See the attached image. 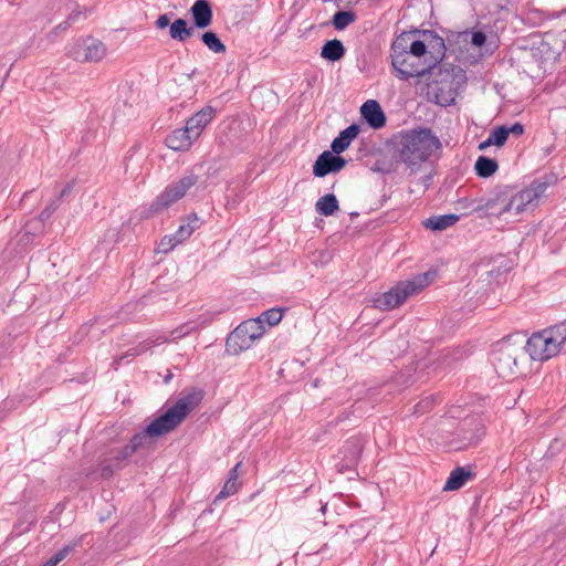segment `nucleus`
I'll return each mask as SVG.
<instances>
[{
	"label": "nucleus",
	"instance_id": "nucleus-1",
	"mask_svg": "<svg viewBox=\"0 0 566 566\" xmlns=\"http://www.w3.org/2000/svg\"><path fill=\"white\" fill-rule=\"evenodd\" d=\"M416 36L417 31L402 32L390 46L391 65L396 76L401 81L424 76L444 55L443 39H437L439 56H436L428 51L424 42L417 40Z\"/></svg>",
	"mask_w": 566,
	"mask_h": 566
},
{
	"label": "nucleus",
	"instance_id": "nucleus-2",
	"mask_svg": "<svg viewBox=\"0 0 566 566\" xmlns=\"http://www.w3.org/2000/svg\"><path fill=\"white\" fill-rule=\"evenodd\" d=\"M202 398L203 391L196 388L182 395L161 416L154 419L143 431L132 437L128 443L130 449L137 452L142 448L148 447L153 438H158L175 430L200 405Z\"/></svg>",
	"mask_w": 566,
	"mask_h": 566
},
{
	"label": "nucleus",
	"instance_id": "nucleus-3",
	"mask_svg": "<svg viewBox=\"0 0 566 566\" xmlns=\"http://www.w3.org/2000/svg\"><path fill=\"white\" fill-rule=\"evenodd\" d=\"M391 144L395 159L410 172L418 171L441 148L440 139L430 128L402 130L392 137Z\"/></svg>",
	"mask_w": 566,
	"mask_h": 566
},
{
	"label": "nucleus",
	"instance_id": "nucleus-4",
	"mask_svg": "<svg viewBox=\"0 0 566 566\" xmlns=\"http://www.w3.org/2000/svg\"><path fill=\"white\" fill-rule=\"evenodd\" d=\"M429 73L433 76L429 86L437 103L443 106L453 104L459 92L467 84L464 70L453 64H434Z\"/></svg>",
	"mask_w": 566,
	"mask_h": 566
},
{
	"label": "nucleus",
	"instance_id": "nucleus-5",
	"mask_svg": "<svg viewBox=\"0 0 566 566\" xmlns=\"http://www.w3.org/2000/svg\"><path fill=\"white\" fill-rule=\"evenodd\" d=\"M566 343V321L533 333L523 347L532 360L546 361L560 353Z\"/></svg>",
	"mask_w": 566,
	"mask_h": 566
},
{
	"label": "nucleus",
	"instance_id": "nucleus-6",
	"mask_svg": "<svg viewBox=\"0 0 566 566\" xmlns=\"http://www.w3.org/2000/svg\"><path fill=\"white\" fill-rule=\"evenodd\" d=\"M438 276L437 270L430 269L419 273L410 280L398 282L389 291L374 300L375 307L381 311H390L401 306L409 296L420 293L424 287L434 282Z\"/></svg>",
	"mask_w": 566,
	"mask_h": 566
},
{
	"label": "nucleus",
	"instance_id": "nucleus-7",
	"mask_svg": "<svg viewBox=\"0 0 566 566\" xmlns=\"http://www.w3.org/2000/svg\"><path fill=\"white\" fill-rule=\"evenodd\" d=\"M197 176L188 175L168 185L150 203L147 210L142 212L143 218H150L156 213H160L171 207L181 199L187 191L197 184Z\"/></svg>",
	"mask_w": 566,
	"mask_h": 566
},
{
	"label": "nucleus",
	"instance_id": "nucleus-8",
	"mask_svg": "<svg viewBox=\"0 0 566 566\" xmlns=\"http://www.w3.org/2000/svg\"><path fill=\"white\" fill-rule=\"evenodd\" d=\"M265 327L253 318L243 321L227 337L226 352L230 355H238L249 349L255 340L260 339Z\"/></svg>",
	"mask_w": 566,
	"mask_h": 566
},
{
	"label": "nucleus",
	"instance_id": "nucleus-9",
	"mask_svg": "<svg viewBox=\"0 0 566 566\" xmlns=\"http://www.w3.org/2000/svg\"><path fill=\"white\" fill-rule=\"evenodd\" d=\"M547 182L535 180L528 188L516 190L514 187L505 186L506 202L505 213L518 214L527 209L528 206L535 205L546 189Z\"/></svg>",
	"mask_w": 566,
	"mask_h": 566
},
{
	"label": "nucleus",
	"instance_id": "nucleus-10",
	"mask_svg": "<svg viewBox=\"0 0 566 566\" xmlns=\"http://www.w3.org/2000/svg\"><path fill=\"white\" fill-rule=\"evenodd\" d=\"M524 348L511 342V337L502 340L492 355V363L502 378L515 377L518 373V358Z\"/></svg>",
	"mask_w": 566,
	"mask_h": 566
},
{
	"label": "nucleus",
	"instance_id": "nucleus-11",
	"mask_svg": "<svg viewBox=\"0 0 566 566\" xmlns=\"http://www.w3.org/2000/svg\"><path fill=\"white\" fill-rule=\"evenodd\" d=\"M564 50V41L559 40L553 33H546L544 36H535L528 50L530 56L538 65L554 63L558 60Z\"/></svg>",
	"mask_w": 566,
	"mask_h": 566
},
{
	"label": "nucleus",
	"instance_id": "nucleus-12",
	"mask_svg": "<svg viewBox=\"0 0 566 566\" xmlns=\"http://www.w3.org/2000/svg\"><path fill=\"white\" fill-rule=\"evenodd\" d=\"M505 202H506V192L505 186L499 187L494 192L490 193L486 197L479 198L474 201L473 211L478 213L479 217H488V216H503L505 214Z\"/></svg>",
	"mask_w": 566,
	"mask_h": 566
},
{
	"label": "nucleus",
	"instance_id": "nucleus-13",
	"mask_svg": "<svg viewBox=\"0 0 566 566\" xmlns=\"http://www.w3.org/2000/svg\"><path fill=\"white\" fill-rule=\"evenodd\" d=\"M346 164V159L339 155L325 150L317 157L313 166V174L315 177H325L328 174L340 171Z\"/></svg>",
	"mask_w": 566,
	"mask_h": 566
},
{
	"label": "nucleus",
	"instance_id": "nucleus-14",
	"mask_svg": "<svg viewBox=\"0 0 566 566\" xmlns=\"http://www.w3.org/2000/svg\"><path fill=\"white\" fill-rule=\"evenodd\" d=\"M106 45L94 38L83 40L74 59L81 62H99L106 55Z\"/></svg>",
	"mask_w": 566,
	"mask_h": 566
},
{
	"label": "nucleus",
	"instance_id": "nucleus-15",
	"mask_svg": "<svg viewBox=\"0 0 566 566\" xmlns=\"http://www.w3.org/2000/svg\"><path fill=\"white\" fill-rule=\"evenodd\" d=\"M361 116L374 129L382 128L386 125V115L379 103L375 99H368L360 107Z\"/></svg>",
	"mask_w": 566,
	"mask_h": 566
},
{
	"label": "nucleus",
	"instance_id": "nucleus-16",
	"mask_svg": "<svg viewBox=\"0 0 566 566\" xmlns=\"http://www.w3.org/2000/svg\"><path fill=\"white\" fill-rule=\"evenodd\" d=\"M195 139L196 138L191 136V133L185 126L170 132L165 138V144L175 151H186Z\"/></svg>",
	"mask_w": 566,
	"mask_h": 566
},
{
	"label": "nucleus",
	"instance_id": "nucleus-17",
	"mask_svg": "<svg viewBox=\"0 0 566 566\" xmlns=\"http://www.w3.org/2000/svg\"><path fill=\"white\" fill-rule=\"evenodd\" d=\"M195 31L197 29H205L210 25L212 21V8L208 0H197L190 9Z\"/></svg>",
	"mask_w": 566,
	"mask_h": 566
},
{
	"label": "nucleus",
	"instance_id": "nucleus-18",
	"mask_svg": "<svg viewBox=\"0 0 566 566\" xmlns=\"http://www.w3.org/2000/svg\"><path fill=\"white\" fill-rule=\"evenodd\" d=\"M211 120L212 106L207 105L187 120L186 127L191 133V136H193L197 139Z\"/></svg>",
	"mask_w": 566,
	"mask_h": 566
},
{
	"label": "nucleus",
	"instance_id": "nucleus-19",
	"mask_svg": "<svg viewBox=\"0 0 566 566\" xmlns=\"http://www.w3.org/2000/svg\"><path fill=\"white\" fill-rule=\"evenodd\" d=\"M358 134L359 126L356 124L349 125L344 130H342L336 138H334L331 145L332 151L336 155L342 154L348 148L350 143L357 137Z\"/></svg>",
	"mask_w": 566,
	"mask_h": 566
},
{
	"label": "nucleus",
	"instance_id": "nucleus-20",
	"mask_svg": "<svg viewBox=\"0 0 566 566\" xmlns=\"http://www.w3.org/2000/svg\"><path fill=\"white\" fill-rule=\"evenodd\" d=\"M474 474L463 468V467H457L454 470L451 471L449 478L446 481V484L443 486V491H455L461 489L469 480L473 479Z\"/></svg>",
	"mask_w": 566,
	"mask_h": 566
},
{
	"label": "nucleus",
	"instance_id": "nucleus-21",
	"mask_svg": "<svg viewBox=\"0 0 566 566\" xmlns=\"http://www.w3.org/2000/svg\"><path fill=\"white\" fill-rule=\"evenodd\" d=\"M459 220L458 214L449 213V214H440V216H432L428 219H426L422 224L426 229H430L432 231H442L446 230L453 224L457 223Z\"/></svg>",
	"mask_w": 566,
	"mask_h": 566
},
{
	"label": "nucleus",
	"instance_id": "nucleus-22",
	"mask_svg": "<svg viewBox=\"0 0 566 566\" xmlns=\"http://www.w3.org/2000/svg\"><path fill=\"white\" fill-rule=\"evenodd\" d=\"M196 33L195 27L189 25L185 19H176L169 28V35L172 40L185 42Z\"/></svg>",
	"mask_w": 566,
	"mask_h": 566
},
{
	"label": "nucleus",
	"instance_id": "nucleus-23",
	"mask_svg": "<svg viewBox=\"0 0 566 566\" xmlns=\"http://www.w3.org/2000/svg\"><path fill=\"white\" fill-rule=\"evenodd\" d=\"M346 49L340 40L333 39L324 43L321 56L327 61L336 62L344 57Z\"/></svg>",
	"mask_w": 566,
	"mask_h": 566
},
{
	"label": "nucleus",
	"instance_id": "nucleus-24",
	"mask_svg": "<svg viewBox=\"0 0 566 566\" xmlns=\"http://www.w3.org/2000/svg\"><path fill=\"white\" fill-rule=\"evenodd\" d=\"M338 209V200L334 193L321 197L315 203L316 212L325 217L333 216Z\"/></svg>",
	"mask_w": 566,
	"mask_h": 566
},
{
	"label": "nucleus",
	"instance_id": "nucleus-25",
	"mask_svg": "<svg viewBox=\"0 0 566 566\" xmlns=\"http://www.w3.org/2000/svg\"><path fill=\"white\" fill-rule=\"evenodd\" d=\"M363 451V443L359 438L352 437L343 446L340 452L349 463H356Z\"/></svg>",
	"mask_w": 566,
	"mask_h": 566
},
{
	"label": "nucleus",
	"instance_id": "nucleus-26",
	"mask_svg": "<svg viewBox=\"0 0 566 566\" xmlns=\"http://www.w3.org/2000/svg\"><path fill=\"white\" fill-rule=\"evenodd\" d=\"M497 161L485 156H480L474 165L475 172L481 178L491 177L497 170Z\"/></svg>",
	"mask_w": 566,
	"mask_h": 566
},
{
	"label": "nucleus",
	"instance_id": "nucleus-27",
	"mask_svg": "<svg viewBox=\"0 0 566 566\" xmlns=\"http://www.w3.org/2000/svg\"><path fill=\"white\" fill-rule=\"evenodd\" d=\"M357 20V15L354 11H337L334 13L332 23L336 30H345L349 24Z\"/></svg>",
	"mask_w": 566,
	"mask_h": 566
},
{
	"label": "nucleus",
	"instance_id": "nucleus-28",
	"mask_svg": "<svg viewBox=\"0 0 566 566\" xmlns=\"http://www.w3.org/2000/svg\"><path fill=\"white\" fill-rule=\"evenodd\" d=\"M282 317H283L282 308H270L268 311H264L256 318H253V321H258L260 323V325H263L264 327H265V324H268L269 327H273L281 322Z\"/></svg>",
	"mask_w": 566,
	"mask_h": 566
},
{
	"label": "nucleus",
	"instance_id": "nucleus-29",
	"mask_svg": "<svg viewBox=\"0 0 566 566\" xmlns=\"http://www.w3.org/2000/svg\"><path fill=\"white\" fill-rule=\"evenodd\" d=\"M81 543V539H76L72 542L69 545H65L63 548L57 551L46 563H44V566H56L59 563H61L64 558H66L70 553H72L75 547H77Z\"/></svg>",
	"mask_w": 566,
	"mask_h": 566
},
{
	"label": "nucleus",
	"instance_id": "nucleus-30",
	"mask_svg": "<svg viewBox=\"0 0 566 566\" xmlns=\"http://www.w3.org/2000/svg\"><path fill=\"white\" fill-rule=\"evenodd\" d=\"M154 343L155 342H149V340L142 342L136 348L127 352L123 356L116 357L113 361L114 368L117 369L124 358H126V357L134 358V357L147 352L148 349H150L153 347Z\"/></svg>",
	"mask_w": 566,
	"mask_h": 566
},
{
	"label": "nucleus",
	"instance_id": "nucleus-31",
	"mask_svg": "<svg viewBox=\"0 0 566 566\" xmlns=\"http://www.w3.org/2000/svg\"><path fill=\"white\" fill-rule=\"evenodd\" d=\"M112 453L113 455L111 458V461L115 462L116 470H122L123 462L130 458L135 453V451L130 449V446L127 443L123 448L114 450Z\"/></svg>",
	"mask_w": 566,
	"mask_h": 566
},
{
	"label": "nucleus",
	"instance_id": "nucleus-32",
	"mask_svg": "<svg viewBox=\"0 0 566 566\" xmlns=\"http://www.w3.org/2000/svg\"><path fill=\"white\" fill-rule=\"evenodd\" d=\"M189 332H190L189 326L182 325V326H179L178 328L171 331L169 336H158L156 339H148V340L156 342L153 344V346H155V345L164 344V343H167L170 340L179 339V338L186 336L187 334H189Z\"/></svg>",
	"mask_w": 566,
	"mask_h": 566
},
{
	"label": "nucleus",
	"instance_id": "nucleus-33",
	"mask_svg": "<svg viewBox=\"0 0 566 566\" xmlns=\"http://www.w3.org/2000/svg\"><path fill=\"white\" fill-rule=\"evenodd\" d=\"M463 42H470L474 46L481 48L486 42V35L482 31H464L460 34Z\"/></svg>",
	"mask_w": 566,
	"mask_h": 566
},
{
	"label": "nucleus",
	"instance_id": "nucleus-34",
	"mask_svg": "<svg viewBox=\"0 0 566 566\" xmlns=\"http://www.w3.org/2000/svg\"><path fill=\"white\" fill-rule=\"evenodd\" d=\"M434 405L436 398L433 396L424 397L413 406L412 413L417 416L423 415L430 411Z\"/></svg>",
	"mask_w": 566,
	"mask_h": 566
},
{
	"label": "nucleus",
	"instance_id": "nucleus-35",
	"mask_svg": "<svg viewBox=\"0 0 566 566\" xmlns=\"http://www.w3.org/2000/svg\"><path fill=\"white\" fill-rule=\"evenodd\" d=\"M240 483L239 481H230L227 479L222 490L214 496V502L218 500L227 499L233 494H235L239 490Z\"/></svg>",
	"mask_w": 566,
	"mask_h": 566
},
{
	"label": "nucleus",
	"instance_id": "nucleus-36",
	"mask_svg": "<svg viewBox=\"0 0 566 566\" xmlns=\"http://www.w3.org/2000/svg\"><path fill=\"white\" fill-rule=\"evenodd\" d=\"M490 136L495 146H503L509 138L507 126H497L491 133Z\"/></svg>",
	"mask_w": 566,
	"mask_h": 566
},
{
	"label": "nucleus",
	"instance_id": "nucleus-37",
	"mask_svg": "<svg viewBox=\"0 0 566 566\" xmlns=\"http://www.w3.org/2000/svg\"><path fill=\"white\" fill-rule=\"evenodd\" d=\"M177 244H179L177 241H176V238L170 234V235H165L160 242L158 243V248H157V251L160 252V253H168L170 252Z\"/></svg>",
	"mask_w": 566,
	"mask_h": 566
},
{
	"label": "nucleus",
	"instance_id": "nucleus-38",
	"mask_svg": "<svg viewBox=\"0 0 566 566\" xmlns=\"http://www.w3.org/2000/svg\"><path fill=\"white\" fill-rule=\"evenodd\" d=\"M193 233V226H188L187 223H182L179 226L178 230L172 234L176 238L178 243H182Z\"/></svg>",
	"mask_w": 566,
	"mask_h": 566
},
{
	"label": "nucleus",
	"instance_id": "nucleus-39",
	"mask_svg": "<svg viewBox=\"0 0 566 566\" xmlns=\"http://www.w3.org/2000/svg\"><path fill=\"white\" fill-rule=\"evenodd\" d=\"M59 199L52 200L39 214V220L45 222L51 218L53 212L59 208Z\"/></svg>",
	"mask_w": 566,
	"mask_h": 566
},
{
	"label": "nucleus",
	"instance_id": "nucleus-40",
	"mask_svg": "<svg viewBox=\"0 0 566 566\" xmlns=\"http://www.w3.org/2000/svg\"><path fill=\"white\" fill-rule=\"evenodd\" d=\"M116 470L115 468V462H113V464L111 463H102L101 464V476L103 479H109L113 476L114 474V471Z\"/></svg>",
	"mask_w": 566,
	"mask_h": 566
},
{
	"label": "nucleus",
	"instance_id": "nucleus-41",
	"mask_svg": "<svg viewBox=\"0 0 566 566\" xmlns=\"http://www.w3.org/2000/svg\"><path fill=\"white\" fill-rule=\"evenodd\" d=\"M186 223L191 227L193 226V231H195L196 229L200 228V226L203 223V221L200 220L196 213H191L190 216H188Z\"/></svg>",
	"mask_w": 566,
	"mask_h": 566
},
{
	"label": "nucleus",
	"instance_id": "nucleus-42",
	"mask_svg": "<svg viewBox=\"0 0 566 566\" xmlns=\"http://www.w3.org/2000/svg\"><path fill=\"white\" fill-rule=\"evenodd\" d=\"M170 18L167 14H160L156 20V27L158 29H165L167 27L170 28Z\"/></svg>",
	"mask_w": 566,
	"mask_h": 566
},
{
	"label": "nucleus",
	"instance_id": "nucleus-43",
	"mask_svg": "<svg viewBox=\"0 0 566 566\" xmlns=\"http://www.w3.org/2000/svg\"><path fill=\"white\" fill-rule=\"evenodd\" d=\"M83 14V11L81 10V8L77 6L67 17V21L70 24L76 22Z\"/></svg>",
	"mask_w": 566,
	"mask_h": 566
},
{
	"label": "nucleus",
	"instance_id": "nucleus-44",
	"mask_svg": "<svg viewBox=\"0 0 566 566\" xmlns=\"http://www.w3.org/2000/svg\"><path fill=\"white\" fill-rule=\"evenodd\" d=\"M509 135L513 134L515 136H520L524 133V126L521 123H515L512 126L507 127Z\"/></svg>",
	"mask_w": 566,
	"mask_h": 566
},
{
	"label": "nucleus",
	"instance_id": "nucleus-45",
	"mask_svg": "<svg viewBox=\"0 0 566 566\" xmlns=\"http://www.w3.org/2000/svg\"><path fill=\"white\" fill-rule=\"evenodd\" d=\"M202 42L212 50V31H206L201 34Z\"/></svg>",
	"mask_w": 566,
	"mask_h": 566
},
{
	"label": "nucleus",
	"instance_id": "nucleus-46",
	"mask_svg": "<svg viewBox=\"0 0 566 566\" xmlns=\"http://www.w3.org/2000/svg\"><path fill=\"white\" fill-rule=\"evenodd\" d=\"M241 462H238L230 471H229V474H228V480L230 481H238V476H239V473H238V470L239 468L241 467Z\"/></svg>",
	"mask_w": 566,
	"mask_h": 566
},
{
	"label": "nucleus",
	"instance_id": "nucleus-47",
	"mask_svg": "<svg viewBox=\"0 0 566 566\" xmlns=\"http://www.w3.org/2000/svg\"><path fill=\"white\" fill-rule=\"evenodd\" d=\"M71 27V24L69 23L67 20L61 22L60 24H57L51 33H53L54 35H56L59 32L61 31H65L67 30L69 28Z\"/></svg>",
	"mask_w": 566,
	"mask_h": 566
},
{
	"label": "nucleus",
	"instance_id": "nucleus-48",
	"mask_svg": "<svg viewBox=\"0 0 566 566\" xmlns=\"http://www.w3.org/2000/svg\"><path fill=\"white\" fill-rule=\"evenodd\" d=\"M72 189H73V185H72V184H66V185L64 186V188H63V189L61 190V192H60V196H59V198H57V199H59V201H60L62 198H64L65 196H69V195L71 193Z\"/></svg>",
	"mask_w": 566,
	"mask_h": 566
},
{
	"label": "nucleus",
	"instance_id": "nucleus-49",
	"mask_svg": "<svg viewBox=\"0 0 566 566\" xmlns=\"http://www.w3.org/2000/svg\"><path fill=\"white\" fill-rule=\"evenodd\" d=\"M226 45L214 35V52H224Z\"/></svg>",
	"mask_w": 566,
	"mask_h": 566
},
{
	"label": "nucleus",
	"instance_id": "nucleus-50",
	"mask_svg": "<svg viewBox=\"0 0 566 566\" xmlns=\"http://www.w3.org/2000/svg\"><path fill=\"white\" fill-rule=\"evenodd\" d=\"M492 145H494V143L492 142V138L489 135V137L479 145V149L480 150H484L485 148H488V147H490Z\"/></svg>",
	"mask_w": 566,
	"mask_h": 566
},
{
	"label": "nucleus",
	"instance_id": "nucleus-51",
	"mask_svg": "<svg viewBox=\"0 0 566 566\" xmlns=\"http://www.w3.org/2000/svg\"><path fill=\"white\" fill-rule=\"evenodd\" d=\"M171 378H172V374H171V371L168 370V374L164 378V382L168 384Z\"/></svg>",
	"mask_w": 566,
	"mask_h": 566
},
{
	"label": "nucleus",
	"instance_id": "nucleus-52",
	"mask_svg": "<svg viewBox=\"0 0 566 566\" xmlns=\"http://www.w3.org/2000/svg\"><path fill=\"white\" fill-rule=\"evenodd\" d=\"M233 126H235L234 128L239 127V123L237 119H232L229 127L232 129Z\"/></svg>",
	"mask_w": 566,
	"mask_h": 566
},
{
	"label": "nucleus",
	"instance_id": "nucleus-53",
	"mask_svg": "<svg viewBox=\"0 0 566 566\" xmlns=\"http://www.w3.org/2000/svg\"><path fill=\"white\" fill-rule=\"evenodd\" d=\"M30 232L29 231H25L21 238V240H23L24 237H29Z\"/></svg>",
	"mask_w": 566,
	"mask_h": 566
},
{
	"label": "nucleus",
	"instance_id": "nucleus-54",
	"mask_svg": "<svg viewBox=\"0 0 566 566\" xmlns=\"http://www.w3.org/2000/svg\"><path fill=\"white\" fill-rule=\"evenodd\" d=\"M136 148H137V146L135 145V146H133V147L130 148V150H129V151H135V150H136Z\"/></svg>",
	"mask_w": 566,
	"mask_h": 566
},
{
	"label": "nucleus",
	"instance_id": "nucleus-55",
	"mask_svg": "<svg viewBox=\"0 0 566 566\" xmlns=\"http://www.w3.org/2000/svg\"><path fill=\"white\" fill-rule=\"evenodd\" d=\"M42 566H44V565H42Z\"/></svg>",
	"mask_w": 566,
	"mask_h": 566
}]
</instances>
